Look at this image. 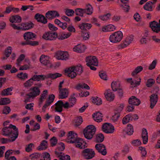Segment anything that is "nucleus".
<instances>
[{"instance_id": "c85d7f7f", "label": "nucleus", "mask_w": 160, "mask_h": 160, "mask_svg": "<svg viewBox=\"0 0 160 160\" xmlns=\"http://www.w3.org/2000/svg\"><path fill=\"white\" fill-rule=\"evenodd\" d=\"M35 37L36 35L31 32H26L23 35L24 38L27 40V42L28 41L29 39L34 40Z\"/></svg>"}, {"instance_id": "49530a36", "label": "nucleus", "mask_w": 160, "mask_h": 160, "mask_svg": "<svg viewBox=\"0 0 160 160\" xmlns=\"http://www.w3.org/2000/svg\"><path fill=\"white\" fill-rule=\"evenodd\" d=\"M25 61L27 63V64L20 67L19 70H26L29 68L30 62L28 59H25Z\"/></svg>"}, {"instance_id": "e2e57ef3", "label": "nucleus", "mask_w": 160, "mask_h": 160, "mask_svg": "<svg viewBox=\"0 0 160 160\" xmlns=\"http://www.w3.org/2000/svg\"><path fill=\"white\" fill-rule=\"evenodd\" d=\"M157 63V61L156 60H153L150 65L148 68L149 69V70H152L154 69Z\"/></svg>"}, {"instance_id": "c756f323", "label": "nucleus", "mask_w": 160, "mask_h": 160, "mask_svg": "<svg viewBox=\"0 0 160 160\" xmlns=\"http://www.w3.org/2000/svg\"><path fill=\"white\" fill-rule=\"evenodd\" d=\"M124 107V105L123 104L121 103L118 105L116 109L115 112V117H116V118L118 119L120 117V113Z\"/></svg>"}, {"instance_id": "3c124183", "label": "nucleus", "mask_w": 160, "mask_h": 160, "mask_svg": "<svg viewBox=\"0 0 160 160\" xmlns=\"http://www.w3.org/2000/svg\"><path fill=\"white\" fill-rule=\"evenodd\" d=\"M25 55L24 54H21L17 60V66H19L21 64L22 61L24 60L25 58Z\"/></svg>"}, {"instance_id": "a19ab883", "label": "nucleus", "mask_w": 160, "mask_h": 160, "mask_svg": "<svg viewBox=\"0 0 160 160\" xmlns=\"http://www.w3.org/2000/svg\"><path fill=\"white\" fill-rule=\"evenodd\" d=\"M121 2L123 4H121L120 6L123 8L124 10L128 12L129 9V7L126 4L128 2V0H121Z\"/></svg>"}, {"instance_id": "e433bc0d", "label": "nucleus", "mask_w": 160, "mask_h": 160, "mask_svg": "<svg viewBox=\"0 0 160 160\" xmlns=\"http://www.w3.org/2000/svg\"><path fill=\"white\" fill-rule=\"evenodd\" d=\"M111 87L113 91L118 90L120 88L119 82L118 81H113L111 84Z\"/></svg>"}, {"instance_id": "412c9836", "label": "nucleus", "mask_w": 160, "mask_h": 160, "mask_svg": "<svg viewBox=\"0 0 160 160\" xmlns=\"http://www.w3.org/2000/svg\"><path fill=\"white\" fill-rule=\"evenodd\" d=\"M56 57L58 59L66 60L68 57V54L67 52L58 51L56 54Z\"/></svg>"}, {"instance_id": "bb28decb", "label": "nucleus", "mask_w": 160, "mask_h": 160, "mask_svg": "<svg viewBox=\"0 0 160 160\" xmlns=\"http://www.w3.org/2000/svg\"><path fill=\"white\" fill-rule=\"evenodd\" d=\"M62 101L60 100L58 101L55 104V110L56 112H61L62 111Z\"/></svg>"}, {"instance_id": "5701e85b", "label": "nucleus", "mask_w": 160, "mask_h": 160, "mask_svg": "<svg viewBox=\"0 0 160 160\" xmlns=\"http://www.w3.org/2000/svg\"><path fill=\"white\" fill-rule=\"evenodd\" d=\"M150 107L151 108H153L158 100V95L156 94H153L151 95L150 97Z\"/></svg>"}, {"instance_id": "423d86ee", "label": "nucleus", "mask_w": 160, "mask_h": 160, "mask_svg": "<svg viewBox=\"0 0 160 160\" xmlns=\"http://www.w3.org/2000/svg\"><path fill=\"white\" fill-rule=\"evenodd\" d=\"M92 12L93 8L91 5L89 4L87 5L85 9L77 8L75 10L76 15L81 17H83L84 13L91 15L92 13Z\"/></svg>"}, {"instance_id": "37998d69", "label": "nucleus", "mask_w": 160, "mask_h": 160, "mask_svg": "<svg viewBox=\"0 0 160 160\" xmlns=\"http://www.w3.org/2000/svg\"><path fill=\"white\" fill-rule=\"evenodd\" d=\"M12 150L7 151L5 153V158L7 160H16L15 157L11 156L9 157V155L12 154Z\"/></svg>"}, {"instance_id": "79ce46f5", "label": "nucleus", "mask_w": 160, "mask_h": 160, "mask_svg": "<svg viewBox=\"0 0 160 160\" xmlns=\"http://www.w3.org/2000/svg\"><path fill=\"white\" fill-rule=\"evenodd\" d=\"M12 48L11 47H8L6 50L5 52V57H3V59L5 60L11 54Z\"/></svg>"}, {"instance_id": "f704fd0d", "label": "nucleus", "mask_w": 160, "mask_h": 160, "mask_svg": "<svg viewBox=\"0 0 160 160\" xmlns=\"http://www.w3.org/2000/svg\"><path fill=\"white\" fill-rule=\"evenodd\" d=\"M13 89L12 87H11L4 89L2 91L1 94L4 96L11 95L12 93V91Z\"/></svg>"}, {"instance_id": "13d9d810", "label": "nucleus", "mask_w": 160, "mask_h": 160, "mask_svg": "<svg viewBox=\"0 0 160 160\" xmlns=\"http://www.w3.org/2000/svg\"><path fill=\"white\" fill-rule=\"evenodd\" d=\"M65 13L68 16H72L75 13V12L72 9H66Z\"/></svg>"}, {"instance_id": "c03bdc74", "label": "nucleus", "mask_w": 160, "mask_h": 160, "mask_svg": "<svg viewBox=\"0 0 160 160\" xmlns=\"http://www.w3.org/2000/svg\"><path fill=\"white\" fill-rule=\"evenodd\" d=\"M76 96V95L75 93H73L71 95L69 98L70 104L72 105V107L75 104L76 102V99L75 97Z\"/></svg>"}, {"instance_id": "7ed1b4c3", "label": "nucleus", "mask_w": 160, "mask_h": 160, "mask_svg": "<svg viewBox=\"0 0 160 160\" xmlns=\"http://www.w3.org/2000/svg\"><path fill=\"white\" fill-rule=\"evenodd\" d=\"M2 134L5 136H8L11 138V140L14 141L18 138V128L16 127L11 124L8 127L4 128L2 130Z\"/></svg>"}, {"instance_id": "6e6552de", "label": "nucleus", "mask_w": 160, "mask_h": 160, "mask_svg": "<svg viewBox=\"0 0 160 160\" xmlns=\"http://www.w3.org/2000/svg\"><path fill=\"white\" fill-rule=\"evenodd\" d=\"M31 92L26 94L24 102H30L31 99L39 95L40 91L38 88L35 87L32 88Z\"/></svg>"}, {"instance_id": "bf43d9fd", "label": "nucleus", "mask_w": 160, "mask_h": 160, "mask_svg": "<svg viewBox=\"0 0 160 160\" xmlns=\"http://www.w3.org/2000/svg\"><path fill=\"white\" fill-rule=\"evenodd\" d=\"M62 107L66 109H68L72 107V105L68 102H65L64 103L62 102Z\"/></svg>"}, {"instance_id": "de8ad7c7", "label": "nucleus", "mask_w": 160, "mask_h": 160, "mask_svg": "<svg viewBox=\"0 0 160 160\" xmlns=\"http://www.w3.org/2000/svg\"><path fill=\"white\" fill-rule=\"evenodd\" d=\"M131 114H129L126 115L123 118L122 120V123L124 124L128 123L130 121H131Z\"/></svg>"}, {"instance_id": "f03ea898", "label": "nucleus", "mask_w": 160, "mask_h": 160, "mask_svg": "<svg viewBox=\"0 0 160 160\" xmlns=\"http://www.w3.org/2000/svg\"><path fill=\"white\" fill-rule=\"evenodd\" d=\"M66 141L68 143H75L76 147L80 149L86 147V142L82 138H78L77 134L73 131L68 132Z\"/></svg>"}, {"instance_id": "39448f33", "label": "nucleus", "mask_w": 160, "mask_h": 160, "mask_svg": "<svg viewBox=\"0 0 160 160\" xmlns=\"http://www.w3.org/2000/svg\"><path fill=\"white\" fill-rule=\"evenodd\" d=\"M142 69V68L141 66L138 67L132 73V76L136 79L132 80V78H129L127 79V82L130 83L132 87H135L140 85L141 79L138 77L137 74L141 72Z\"/></svg>"}, {"instance_id": "0eeeda50", "label": "nucleus", "mask_w": 160, "mask_h": 160, "mask_svg": "<svg viewBox=\"0 0 160 160\" xmlns=\"http://www.w3.org/2000/svg\"><path fill=\"white\" fill-rule=\"evenodd\" d=\"M96 131V128L94 126H88L83 130V132L85 137L87 139H91L94 134Z\"/></svg>"}, {"instance_id": "20e7f679", "label": "nucleus", "mask_w": 160, "mask_h": 160, "mask_svg": "<svg viewBox=\"0 0 160 160\" xmlns=\"http://www.w3.org/2000/svg\"><path fill=\"white\" fill-rule=\"evenodd\" d=\"M82 71V67L80 65L66 69L65 70V73L68 77L73 78L76 77L77 74H80Z\"/></svg>"}, {"instance_id": "a211bd4d", "label": "nucleus", "mask_w": 160, "mask_h": 160, "mask_svg": "<svg viewBox=\"0 0 160 160\" xmlns=\"http://www.w3.org/2000/svg\"><path fill=\"white\" fill-rule=\"evenodd\" d=\"M96 149L103 155H105L107 152L104 145L101 143L97 144L95 146Z\"/></svg>"}, {"instance_id": "f3484780", "label": "nucleus", "mask_w": 160, "mask_h": 160, "mask_svg": "<svg viewBox=\"0 0 160 160\" xmlns=\"http://www.w3.org/2000/svg\"><path fill=\"white\" fill-rule=\"evenodd\" d=\"M150 26L152 30L156 33L160 32V19L159 23L153 21L150 23Z\"/></svg>"}, {"instance_id": "774afa93", "label": "nucleus", "mask_w": 160, "mask_h": 160, "mask_svg": "<svg viewBox=\"0 0 160 160\" xmlns=\"http://www.w3.org/2000/svg\"><path fill=\"white\" fill-rule=\"evenodd\" d=\"M11 111L10 107L6 106L3 110V113L6 114L9 113Z\"/></svg>"}, {"instance_id": "b1692460", "label": "nucleus", "mask_w": 160, "mask_h": 160, "mask_svg": "<svg viewBox=\"0 0 160 160\" xmlns=\"http://www.w3.org/2000/svg\"><path fill=\"white\" fill-rule=\"evenodd\" d=\"M86 47L82 44H79L74 46L73 48L74 51L78 53H82L83 52L85 49Z\"/></svg>"}, {"instance_id": "052dcab7", "label": "nucleus", "mask_w": 160, "mask_h": 160, "mask_svg": "<svg viewBox=\"0 0 160 160\" xmlns=\"http://www.w3.org/2000/svg\"><path fill=\"white\" fill-rule=\"evenodd\" d=\"M99 76L100 78L104 80H107V77L105 72L103 71H101L99 72Z\"/></svg>"}, {"instance_id": "7c9ffc66", "label": "nucleus", "mask_w": 160, "mask_h": 160, "mask_svg": "<svg viewBox=\"0 0 160 160\" xmlns=\"http://www.w3.org/2000/svg\"><path fill=\"white\" fill-rule=\"evenodd\" d=\"M94 120L97 122H100L102 120V114L99 112H97L92 115Z\"/></svg>"}, {"instance_id": "aec40b11", "label": "nucleus", "mask_w": 160, "mask_h": 160, "mask_svg": "<svg viewBox=\"0 0 160 160\" xmlns=\"http://www.w3.org/2000/svg\"><path fill=\"white\" fill-rule=\"evenodd\" d=\"M59 98L60 99H65L68 97V89L66 88H62L59 89Z\"/></svg>"}, {"instance_id": "4c0bfd02", "label": "nucleus", "mask_w": 160, "mask_h": 160, "mask_svg": "<svg viewBox=\"0 0 160 160\" xmlns=\"http://www.w3.org/2000/svg\"><path fill=\"white\" fill-rule=\"evenodd\" d=\"M62 152H55V154L59 158L60 160H70V157L68 155L64 156L62 155Z\"/></svg>"}, {"instance_id": "2f4dec72", "label": "nucleus", "mask_w": 160, "mask_h": 160, "mask_svg": "<svg viewBox=\"0 0 160 160\" xmlns=\"http://www.w3.org/2000/svg\"><path fill=\"white\" fill-rule=\"evenodd\" d=\"M142 137L143 144H146L148 141V136L147 131L145 128H143L142 130Z\"/></svg>"}, {"instance_id": "680f3d73", "label": "nucleus", "mask_w": 160, "mask_h": 160, "mask_svg": "<svg viewBox=\"0 0 160 160\" xmlns=\"http://www.w3.org/2000/svg\"><path fill=\"white\" fill-rule=\"evenodd\" d=\"M57 141V139L55 137H53L50 140L51 146L52 147L55 146L56 144Z\"/></svg>"}, {"instance_id": "1a4fd4ad", "label": "nucleus", "mask_w": 160, "mask_h": 160, "mask_svg": "<svg viewBox=\"0 0 160 160\" xmlns=\"http://www.w3.org/2000/svg\"><path fill=\"white\" fill-rule=\"evenodd\" d=\"M30 157L32 160H35L40 158H41L40 160H51L50 155L47 152H44L42 154L34 153L31 154Z\"/></svg>"}, {"instance_id": "dca6fc26", "label": "nucleus", "mask_w": 160, "mask_h": 160, "mask_svg": "<svg viewBox=\"0 0 160 160\" xmlns=\"http://www.w3.org/2000/svg\"><path fill=\"white\" fill-rule=\"evenodd\" d=\"M57 37V33L54 32H47L44 33L43 36V38L47 40H52L56 38Z\"/></svg>"}, {"instance_id": "5fc2aeb1", "label": "nucleus", "mask_w": 160, "mask_h": 160, "mask_svg": "<svg viewBox=\"0 0 160 160\" xmlns=\"http://www.w3.org/2000/svg\"><path fill=\"white\" fill-rule=\"evenodd\" d=\"M10 102V99L8 98H3L0 100V105H7Z\"/></svg>"}, {"instance_id": "a878e982", "label": "nucleus", "mask_w": 160, "mask_h": 160, "mask_svg": "<svg viewBox=\"0 0 160 160\" xmlns=\"http://www.w3.org/2000/svg\"><path fill=\"white\" fill-rule=\"evenodd\" d=\"M35 18L39 22L45 24L47 22V20L45 16L39 13H37L35 16Z\"/></svg>"}, {"instance_id": "9b49d317", "label": "nucleus", "mask_w": 160, "mask_h": 160, "mask_svg": "<svg viewBox=\"0 0 160 160\" xmlns=\"http://www.w3.org/2000/svg\"><path fill=\"white\" fill-rule=\"evenodd\" d=\"M11 26L15 29L20 30L22 29L27 30L32 28L33 24L32 22H30L22 23L21 26H18L15 24H11Z\"/></svg>"}, {"instance_id": "473e14b6", "label": "nucleus", "mask_w": 160, "mask_h": 160, "mask_svg": "<svg viewBox=\"0 0 160 160\" xmlns=\"http://www.w3.org/2000/svg\"><path fill=\"white\" fill-rule=\"evenodd\" d=\"M105 97L107 100L112 101L113 100L114 98V94L110 91V90H107L104 93Z\"/></svg>"}, {"instance_id": "864d4df0", "label": "nucleus", "mask_w": 160, "mask_h": 160, "mask_svg": "<svg viewBox=\"0 0 160 160\" xmlns=\"http://www.w3.org/2000/svg\"><path fill=\"white\" fill-rule=\"evenodd\" d=\"M75 125L76 126H79L82 122V118L81 116L77 117L74 120Z\"/></svg>"}, {"instance_id": "393cba45", "label": "nucleus", "mask_w": 160, "mask_h": 160, "mask_svg": "<svg viewBox=\"0 0 160 160\" xmlns=\"http://www.w3.org/2000/svg\"><path fill=\"white\" fill-rule=\"evenodd\" d=\"M55 98V96L53 94L49 95L48 99L46 100L45 103L42 108V110L44 108H46L48 106H50L53 102Z\"/></svg>"}, {"instance_id": "ea45409f", "label": "nucleus", "mask_w": 160, "mask_h": 160, "mask_svg": "<svg viewBox=\"0 0 160 160\" xmlns=\"http://www.w3.org/2000/svg\"><path fill=\"white\" fill-rule=\"evenodd\" d=\"M125 132L128 135H131L132 134L133 132V126L130 124H128L125 130Z\"/></svg>"}, {"instance_id": "338daca9", "label": "nucleus", "mask_w": 160, "mask_h": 160, "mask_svg": "<svg viewBox=\"0 0 160 160\" xmlns=\"http://www.w3.org/2000/svg\"><path fill=\"white\" fill-rule=\"evenodd\" d=\"M110 16V13H108L106 14L103 15V16H101L100 17V18L103 20L105 21L108 19Z\"/></svg>"}, {"instance_id": "4468645a", "label": "nucleus", "mask_w": 160, "mask_h": 160, "mask_svg": "<svg viewBox=\"0 0 160 160\" xmlns=\"http://www.w3.org/2000/svg\"><path fill=\"white\" fill-rule=\"evenodd\" d=\"M82 154L85 158L89 159L92 158L94 157L95 153L92 149L87 148L83 150Z\"/></svg>"}, {"instance_id": "8fccbe9b", "label": "nucleus", "mask_w": 160, "mask_h": 160, "mask_svg": "<svg viewBox=\"0 0 160 160\" xmlns=\"http://www.w3.org/2000/svg\"><path fill=\"white\" fill-rule=\"evenodd\" d=\"M25 55L24 54H21L17 60V66H19L21 64L22 61L24 60L25 58Z\"/></svg>"}, {"instance_id": "c9c22d12", "label": "nucleus", "mask_w": 160, "mask_h": 160, "mask_svg": "<svg viewBox=\"0 0 160 160\" xmlns=\"http://www.w3.org/2000/svg\"><path fill=\"white\" fill-rule=\"evenodd\" d=\"M92 27V25L91 24L84 22L81 23L79 26L80 29L83 30L89 29Z\"/></svg>"}, {"instance_id": "2eb2a0df", "label": "nucleus", "mask_w": 160, "mask_h": 160, "mask_svg": "<svg viewBox=\"0 0 160 160\" xmlns=\"http://www.w3.org/2000/svg\"><path fill=\"white\" fill-rule=\"evenodd\" d=\"M86 61L87 66L93 65L94 66L98 65V61L96 57L94 56H89L86 57Z\"/></svg>"}, {"instance_id": "58836bf2", "label": "nucleus", "mask_w": 160, "mask_h": 160, "mask_svg": "<svg viewBox=\"0 0 160 160\" xmlns=\"http://www.w3.org/2000/svg\"><path fill=\"white\" fill-rule=\"evenodd\" d=\"M156 2L154 3V1L153 2L149 1L146 3L145 5L144 6V9L149 11H151L152 10V5L155 4Z\"/></svg>"}, {"instance_id": "69168bd1", "label": "nucleus", "mask_w": 160, "mask_h": 160, "mask_svg": "<svg viewBox=\"0 0 160 160\" xmlns=\"http://www.w3.org/2000/svg\"><path fill=\"white\" fill-rule=\"evenodd\" d=\"M155 81L152 79H148L147 83V86L148 87H150L154 83Z\"/></svg>"}, {"instance_id": "6e6d98bb", "label": "nucleus", "mask_w": 160, "mask_h": 160, "mask_svg": "<svg viewBox=\"0 0 160 160\" xmlns=\"http://www.w3.org/2000/svg\"><path fill=\"white\" fill-rule=\"evenodd\" d=\"M104 138V136L103 134L99 133L97 135L96 141L98 142H102L103 141Z\"/></svg>"}, {"instance_id": "ddd939ff", "label": "nucleus", "mask_w": 160, "mask_h": 160, "mask_svg": "<svg viewBox=\"0 0 160 160\" xmlns=\"http://www.w3.org/2000/svg\"><path fill=\"white\" fill-rule=\"evenodd\" d=\"M102 128L103 131L106 133H112L115 130L113 126L111 123L108 122L104 123Z\"/></svg>"}, {"instance_id": "9d476101", "label": "nucleus", "mask_w": 160, "mask_h": 160, "mask_svg": "<svg viewBox=\"0 0 160 160\" xmlns=\"http://www.w3.org/2000/svg\"><path fill=\"white\" fill-rule=\"evenodd\" d=\"M129 105L128 107L127 111L129 112L132 111L134 109V106H138L141 102L140 100L135 96H132L128 100Z\"/></svg>"}, {"instance_id": "cd10ccee", "label": "nucleus", "mask_w": 160, "mask_h": 160, "mask_svg": "<svg viewBox=\"0 0 160 160\" xmlns=\"http://www.w3.org/2000/svg\"><path fill=\"white\" fill-rule=\"evenodd\" d=\"M133 39V36L132 35H130L128 36L123 42L122 48H123L127 47L132 42Z\"/></svg>"}, {"instance_id": "a18cd8bd", "label": "nucleus", "mask_w": 160, "mask_h": 160, "mask_svg": "<svg viewBox=\"0 0 160 160\" xmlns=\"http://www.w3.org/2000/svg\"><path fill=\"white\" fill-rule=\"evenodd\" d=\"M47 142L45 140L42 141L40 146L38 148V150H41L46 149L47 148Z\"/></svg>"}, {"instance_id": "f257e3e1", "label": "nucleus", "mask_w": 160, "mask_h": 160, "mask_svg": "<svg viewBox=\"0 0 160 160\" xmlns=\"http://www.w3.org/2000/svg\"><path fill=\"white\" fill-rule=\"evenodd\" d=\"M61 74L58 73H49L45 75H34L32 78L24 83V85L25 87H31L33 84L34 81H39L40 80H43L45 79L51 78L52 79H55L57 78L61 77Z\"/></svg>"}, {"instance_id": "4be33fe9", "label": "nucleus", "mask_w": 160, "mask_h": 160, "mask_svg": "<svg viewBox=\"0 0 160 160\" xmlns=\"http://www.w3.org/2000/svg\"><path fill=\"white\" fill-rule=\"evenodd\" d=\"M59 16V14L58 12L54 10L48 11L46 14V17L49 19H51Z\"/></svg>"}, {"instance_id": "4d7b16f0", "label": "nucleus", "mask_w": 160, "mask_h": 160, "mask_svg": "<svg viewBox=\"0 0 160 160\" xmlns=\"http://www.w3.org/2000/svg\"><path fill=\"white\" fill-rule=\"evenodd\" d=\"M92 102L93 103L97 105H100L102 103L101 99L98 97L93 98Z\"/></svg>"}, {"instance_id": "f8f14e48", "label": "nucleus", "mask_w": 160, "mask_h": 160, "mask_svg": "<svg viewBox=\"0 0 160 160\" xmlns=\"http://www.w3.org/2000/svg\"><path fill=\"white\" fill-rule=\"evenodd\" d=\"M123 33L120 31L115 32L111 35L109 37L110 41L112 42H119L122 38Z\"/></svg>"}, {"instance_id": "72a5a7b5", "label": "nucleus", "mask_w": 160, "mask_h": 160, "mask_svg": "<svg viewBox=\"0 0 160 160\" xmlns=\"http://www.w3.org/2000/svg\"><path fill=\"white\" fill-rule=\"evenodd\" d=\"M22 21L21 18L19 16L16 15L12 16L10 18V21L12 23H19Z\"/></svg>"}, {"instance_id": "09e8293b", "label": "nucleus", "mask_w": 160, "mask_h": 160, "mask_svg": "<svg viewBox=\"0 0 160 160\" xmlns=\"http://www.w3.org/2000/svg\"><path fill=\"white\" fill-rule=\"evenodd\" d=\"M76 88L77 89H79L80 88H85L87 90H89L90 88L89 86L86 84L82 83L78 84Z\"/></svg>"}, {"instance_id": "0e129e2a", "label": "nucleus", "mask_w": 160, "mask_h": 160, "mask_svg": "<svg viewBox=\"0 0 160 160\" xmlns=\"http://www.w3.org/2000/svg\"><path fill=\"white\" fill-rule=\"evenodd\" d=\"M139 148V150L141 151V153L142 156L143 157H145L147 154V152L145 148L142 147H140Z\"/></svg>"}, {"instance_id": "603ef678", "label": "nucleus", "mask_w": 160, "mask_h": 160, "mask_svg": "<svg viewBox=\"0 0 160 160\" xmlns=\"http://www.w3.org/2000/svg\"><path fill=\"white\" fill-rule=\"evenodd\" d=\"M17 76L18 78L22 80H24L28 78V74L26 73L20 72L18 73Z\"/></svg>"}, {"instance_id": "6ab92c4d", "label": "nucleus", "mask_w": 160, "mask_h": 160, "mask_svg": "<svg viewBox=\"0 0 160 160\" xmlns=\"http://www.w3.org/2000/svg\"><path fill=\"white\" fill-rule=\"evenodd\" d=\"M40 61L42 64L45 65H47L48 67H52L50 62L49 58L48 56L43 55H42L40 58Z\"/></svg>"}]
</instances>
